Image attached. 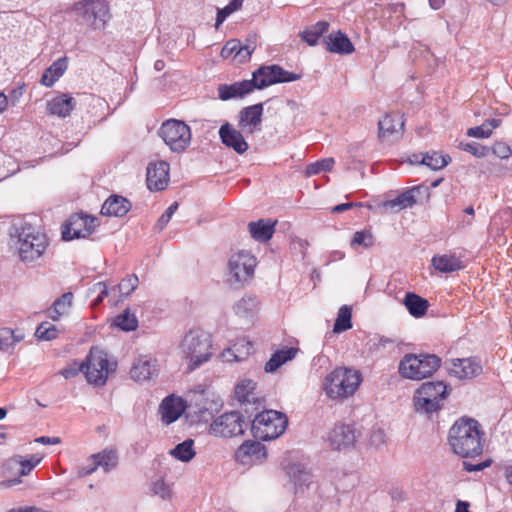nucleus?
Masks as SVG:
<instances>
[{"mask_svg":"<svg viewBox=\"0 0 512 512\" xmlns=\"http://www.w3.org/2000/svg\"><path fill=\"white\" fill-rule=\"evenodd\" d=\"M302 75L285 70L278 64L261 65L252 73L255 89L262 90L274 84L288 83L301 79Z\"/></svg>","mask_w":512,"mask_h":512,"instance_id":"1a4fd4ad","label":"nucleus"},{"mask_svg":"<svg viewBox=\"0 0 512 512\" xmlns=\"http://www.w3.org/2000/svg\"><path fill=\"white\" fill-rule=\"evenodd\" d=\"M97 218L83 213L71 215L62 228V239L70 241L73 239L87 238L97 226Z\"/></svg>","mask_w":512,"mask_h":512,"instance_id":"f8f14e48","label":"nucleus"},{"mask_svg":"<svg viewBox=\"0 0 512 512\" xmlns=\"http://www.w3.org/2000/svg\"><path fill=\"white\" fill-rule=\"evenodd\" d=\"M241 404V411L244 415V418L247 422V428L251 427L252 417L255 418V415L257 413H260L262 410H264V401L262 399L257 400H251V401H245L240 402Z\"/></svg>","mask_w":512,"mask_h":512,"instance_id":"37998d69","label":"nucleus"},{"mask_svg":"<svg viewBox=\"0 0 512 512\" xmlns=\"http://www.w3.org/2000/svg\"><path fill=\"white\" fill-rule=\"evenodd\" d=\"M361 246L363 248H370L374 245V237L368 230L356 231L351 240V246Z\"/></svg>","mask_w":512,"mask_h":512,"instance_id":"603ef678","label":"nucleus"},{"mask_svg":"<svg viewBox=\"0 0 512 512\" xmlns=\"http://www.w3.org/2000/svg\"><path fill=\"white\" fill-rule=\"evenodd\" d=\"M92 292L98 293L97 297L93 300V305L97 306L103 302V300L108 296V288L105 282L95 283L92 288Z\"/></svg>","mask_w":512,"mask_h":512,"instance_id":"13d9d810","label":"nucleus"},{"mask_svg":"<svg viewBox=\"0 0 512 512\" xmlns=\"http://www.w3.org/2000/svg\"><path fill=\"white\" fill-rule=\"evenodd\" d=\"M441 366L436 354L407 353L399 362L398 372L402 378L419 381L431 377Z\"/></svg>","mask_w":512,"mask_h":512,"instance_id":"39448f33","label":"nucleus"},{"mask_svg":"<svg viewBox=\"0 0 512 512\" xmlns=\"http://www.w3.org/2000/svg\"><path fill=\"white\" fill-rule=\"evenodd\" d=\"M262 115L263 105L261 103L247 106L239 112L238 126L243 131H245L246 127H248L247 133L250 134L254 133L255 131H260Z\"/></svg>","mask_w":512,"mask_h":512,"instance_id":"aec40b11","label":"nucleus"},{"mask_svg":"<svg viewBox=\"0 0 512 512\" xmlns=\"http://www.w3.org/2000/svg\"><path fill=\"white\" fill-rule=\"evenodd\" d=\"M185 408L186 403L182 398L174 395L165 397L159 407L162 422L169 425L177 421L184 413Z\"/></svg>","mask_w":512,"mask_h":512,"instance_id":"6ab92c4d","label":"nucleus"},{"mask_svg":"<svg viewBox=\"0 0 512 512\" xmlns=\"http://www.w3.org/2000/svg\"><path fill=\"white\" fill-rule=\"evenodd\" d=\"M153 492L164 500L171 497V489L163 479H159L153 483Z\"/></svg>","mask_w":512,"mask_h":512,"instance_id":"052dcab7","label":"nucleus"},{"mask_svg":"<svg viewBox=\"0 0 512 512\" xmlns=\"http://www.w3.org/2000/svg\"><path fill=\"white\" fill-rule=\"evenodd\" d=\"M138 284L139 279L137 275L131 274L122 279L121 282L113 288V290L117 289L121 295L129 296L138 287Z\"/></svg>","mask_w":512,"mask_h":512,"instance_id":"8fccbe9b","label":"nucleus"},{"mask_svg":"<svg viewBox=\"0 0 512 512\" xmlns=\"http://www.w3.org/2000/svg\"><path fill=\"white\" fill-rule=\"evenodd\" d=\"M239 346L243 347L245 351L243 352V355L234 354V358L236 361L243 360L246 356L250 355L253 352V344L250 341L243 339L241 342L234 345V349L236 351H240Z\"/></svg>","mask_w":512,"mask_h":512,"instance_id":"e2e57ef3","label":"nucleus"},{"mask_svg":"<svg viewBox=\"0 0 512 512\" xmlns=\"http://www.w3.org/2000/svg\"><path fill=\"white\" fill-rule=\"evenodd\" d=\"M59 330L48 321L40 323L35 331V336L40 341H51L58 337Z\"/></svg>","mask_w":512,"mask_h":512,"instance_id":"a18cd8bd","label":"nucleus"},{"mask_svg":"<svg viewBox=\"0 0 512 512\" xmlns=\"http://www.w3.org/2000/svg\"><path fill=\"white\" fill-rule=\"evenodd\" d=\"M255 90V84L250 80L221 84L218 86V97L223 101L233 98H243Z\"/></svg>","mask_w":512,"mask_h":512,"instance_id":"412c9836","label":"nucleus"},{"mask_svg":"<svg viewBox=\"0 0 512 512\" xmlns=\"http://www.w3.org/2000/svg\"><path fill=\"white\" fill-rule=\"evenodd\" d=\"M487 123L480 126L471 127L467 130L466 134L469 137L475 138H489L492 134V129L486 128Z\"/></svg>","mask_w":512,"mask_h":512,"instance_id":"bf43d9fd","label":"nucleus"},{"mask_svg":"<svg viewBox=\"0 0 512 512\" xmlns=\"http://www.w3.org/2000/svg\"><path fill=\"white\" fill-rule=\"evenodd\" d=\"M323 43L326 45V50L331 53L347 55L354 51V46L348 36L341 32H332L323 39Z\"/></svg>","mask_w":512,"mask_h":512,"instance_id":"5701e85b","label":"nucleus"},{"mask_svg":"<svg viewBox=\"0 0 512 512\" xmlns=\"http://www.w3.org/2000/svg\"><path fill=\"white\" fill-rule=\"evenodd\" d=\"M424 156L426 162L425 166L432 170H440L451 162V157L448 154L443 155L437 151L426 152Z\"/></svg>","mask_w":512,"mask_h":512,"instance_id":"c03bdc74","label":"nucleus"},{"mask_svg":"<svg viewBox=\"0 0 512 512\" xmlns=\"http://www.w3.org/2000/svg\"><path fill=\"white\" fill-rule=\"evenodd\" d=\"M333 158H324L306 166L305 173L307 176L320 174L321 172L331 171L334 166Z\"/></svg>","mask_w":512,"mask_h":512,"instance_id":"49530a36","label":"nucleus"},{"mask_svg":"<svg viewBox=\"0 0 512 512\" xmlns=\"http://www.w3.org/2000/svg\"><path fill=\"white\" fill-rule=\"evenodd\" d=\"M159 137L174 153H183L191 143V128L182 120L169 119L161 124Z\"/></svg>","mask_w":512,"mask_h":512,"instance_id":"6e6552de","label":"nucleus"},{"mask_svg":"<svg viewBox=\"0 0 512 512\" xmlns=\"http://www.w3.org/2000/svg\"><path fill=\"white\" fill-rule=\"evenodd\" d=\"M257 300L255 297L248 296L240 299L233 307L235 313L241 317H247L256 308Z\"/></svg>","mask_w":512,"mask_h":512,"instance_id":"de8ad7c7","label":"nucleus"},{"mask_svg":"<svg viewBox=\"0 0 512 512\" xmlns=\"http://www.w3.org/2000/svg\"><path fill=\"white\" fill-rule=\"evenodd\" d=\"M76 106L75 99L69 94L62 93L47 102V112L65 118L71 114Z\"/></svg>","mask_w":512,"mask_h":512,"instance_id":"393cba45","label":"nucleus"},{"mask_svg":"<svg viewBox=\"0 0 512 512\" xmlns=\"http://www.w3.org/2000/svg\"><path fill=\"white\" fill-rule=\"evenodd\" d=\"M83 20L94 29L104 27L109 19V6L106 0H88L75 7Z\"/></svg>","mask_w":512,"mask_h":512,"instance_id":"ddd939ff","label":"nucleus"},{"mask_svg":"<svg viewBox=\"0 0 512 512\" xmlns=\"http://www.w3.org/2000/svg\"><path fill=\"white\" fill-rule=\"evenodd\" d=\"M219 137L226 147L233 149L238 154H244L249 148L242 132L236 130L228 122L220 127Z\"/></svg>","mask_w":512,"mask_h":512,"instance_id":"a211bd4d","label":"nucleus"},{"mask_svg":"<svg viewBox=\"0 0 512 512\" xmlns=\"http://www.w3.org/2000/svg\"><path fill=\"white\" fill-rule=\"evenodd\" d=\"M352 328V309L348 305H343L337 314L333 331L341 333Z\"/></svg>","mask_w":512,"mask_h":512,"instance_id":"a19ab883","label":"nucleus"},{"mask_svg":"<svg viewBox=\"0 0 512 512\" xmlns=\"http://www.w3.org/2000/svg\"><path fill=\"white\" fill-rule=\"evenodd\" d=\"M484 435L477 420L461 417L449 429L448 444L454 454L462 458H475L483 452Z\"/></svg>","mask_w":512,"mask_h":512,"instance_id":"f257e3e1","label":"nucleus"},{"mask_svg":"<svg viewBox=\"0 0 512 512\" xmlns=\"http://www.w3.org/2000/svg\"><path fill=\"white\" fill-rule=\"evenodd\" d=\"M491 463H492L491 459H487V460L479 462L477 464H472V463H470L468 461H463V469L466 472L482 471L485 468L489 467L491 465Z\"/></svg>","mask_w":512,"mask_h":512,"instance_id":"0e129e2a","label":"nucleus"},{"mask_svg":"<svg viewBox=\"0 0 512 512\" xmlns=\"http://www.w3.org/2000/svg\"><path fill=\"white\" fill-rule=\"evenodd\" d=\"M73 300V294L71 292L64 293L61 297L57 298L53 305L54 310L58 313L59 308L63 309L65 313L66 307L71 306Z\"/></svg>","mask_w":512,"mask_h":512,"instance_id":"680f3d73","label":"nucleus"},{"mask_svg":"<svg viewBox=\"0 0 512 512\" xmlns=\"http://www.w3.org/2000/svg\"><path fill=\"white\" fill-rule=\"evenodd\" d=\"M42 460L37 454H32L28 458L16 455L10 458L5 466L7 469L16 470L19 477L28 475Z\"/></svg>","mask_w":512,"mask_h":512,"instance_id":"bb28decb","label":"nucleus"},{"mask_svg":"<svg viewBox=\"0 0 512 512\" xmlns=\"http://www.w3.org/2000/svg\"><path fill=\"white\" fill-rule=\"evenodd\" d=\"M408 312L415 318L423 317L429 308V302L425 298L413 292H407L403 299Z\"/></svg>","mask_w":512,"mask_h":512,"instance_id":"2f4dec72","label":"nucleus"},{"mask_svg":"<svg viewBox=\"0 0 512 512\" xmlns=\"http://www.w3.org/2000/svg\"><path fill=\"white\" fill-rule=\"evenodd\" d=\"M413 403L415 411L426 415L428 418H431L434 413H438L443 407L442 402L423 395L420 396L417 391H415Z\"/></svg>","mask_w":512,"mask_h":512,"instance_id":"72a5a7b5","label":"nucleus"},{"mask_svg":"<svg viewBox=\"0 0 512 512\" xmlns=\"http://www.w3.org/2000/svg\"><path fill=\"white\" fill-rule=\"evenodd\" d=\"M178 209V203L177 202H173L165 211L164 213L160 216V218L158 219L157 221V226L160 230L164 229L166 227V225L169 223V221L171 220L173 214L177 211Z\"/></svg>","mask_w":512,"mask_h":512,"instance_id":"6e6d98bb","label":"nucleus"},{"mask_svg":"<svg viewBox=\"0 0 512 512\" xmlns=\"http://www.w3.org/2000/svg\"><path fill=\"white\" fill-rule=\"evenodd\" d=\"M232 13H233V11L227 5L222 9H218L215 27L218 28L226 20V18Z\"/></svg>","mask_w":512,"mask_h":512,"instance_id":"338daca9","label":"nucleus"},{"mask_svg":"<svg viewBox=\"0 0 512 512\" xmlns=\"http://www.w3.org/2000/svg\"><path fill=\"white\" fill-rule=\"evenodd\" d=\"M247 430V422L239 411L226 412L217 417L209 427L211 435L231 438L243 435Z\"/></svg>","mask_w":512,"mask_h":512,"instance_id":"9d476101","label":"nucleus"},{"mask_svg":"<svg viewBox=\"0 0 512 512\" xmlns=\"http://www.w3.org/2000/svg\"><path fill=\"white\" fill-rule=\"evenodd\" d=\"M256 49V42L250 38L246 39V43L242 44V60L245 61L250 58L251 54Z\"/></svg>","mask_w":512,"mask_h":512,"instance_id":"69168bd1","label":"nucleus"},{"mask_svg":"<svg viewBox=\"0 0 512 512\" xmlns=\"http://www.w3.org/2000/svg\"><path fill=\"white\" fill-rule=\"evenodd\" d=\"M241 49H242V42L238 39H231V40L227 41L225 43V45L223 46V48L221 50V56L223 58L239 57L240 61H243Z\"/></svg>","mask_w":512,"mask_h":512,"instance_id":"3c124183","label":"nucleus"},{"mask_svg":"<svg viewBox=\"0 0 512 512\" xmlns=\"http://www.w3.org/2000/svg\"><path fill=\"white\" fill-rule=\"evenodd\" d=\"M431 263L436 270L442 273H451L463 268L462 261L455 255H435Z\"/></svg>","mask_w":512,"mask_h":512,"instance_id":"c9c22d12","label":"nucleus"},{"mask_svg":"<svg viewBox=\"0 0 512 512\" xmlns=\"http://www.w3.org/2000/svg\"><path fill=\"white\" fill-rule=\"evenodd\" d=\"M93 455L94 458H96V460H99L100 467L105 472H110L111 470L115 469L118 465L119 457L115 449L107 448Z\"/></svg>","mask_w":512,"mask_h":512,"instance_id":"58836bf2","label":"nucleus"},{"mask_svg":"<svg viewBox=\"0 0 512 512\" xmlns=\"http://www.w3.org/2000/svg\"><path fill=\"white\" fill-rule=\"evenodd\" d=\"M288 425L287 416L276 410H262L251 422V433L255 439L273 440L281 436Z\"/></svg>","mask_w":512,"mask_h":512,"instance_id":"423d86ee","label":"nucleus"},{"mask_svg":"<svg viewBox=\"0 0 512 512\" xmlns=\"http://www.w3.org/2000/svg\"><path fill=\"white\" fill-rule=\"evenodd\" d=\"M256 383L251 379L242 380L235 387V395L239 402L251 401L259 399L254 390Z\"/></svg>","mask_w":512,"mask_h":512,"instance_id":"ea45409f","label":"nucleus"},{"mask_svg":"<svg viewBox=\"0 0 512 512\" xmlns=\"http://www.w3.org/2000/svg\"><path fill=\"white\" fill-rule=\"evenodd\" d=\"M329 23L327 21H319L316 24L306 28L301 33V38L308 45L314 46L318 40L328 31Z\"/></svg>","mask_w":512,"mask_h":512,"instance_id":"e433bc0d","label":"nucleus"},{"mask_svg":"<svg viewBox=\"0 0 512 512\" xmlns=\"http://www.w3.org/2000/svg\"><path fill=\"white\" fill-rule=\"evenodd\" d=\"M131 202L117 194L110 195L101 207V214L104 216L123 217L131 209Z\"/></svg>","mask_w":512,"mask_h":512,"instance_id":"b1692460","label":"nucleus"},{"mask_svg":"<svg viewBox=\"0 0 512 512\" xmlns=\"http://www.w3.org/2000/svg\"><path fill=\"white\" fill-rule=\"evenodd\" d=\"M490 151L500 159H507L512 154L511 147L502 141L495 142L492 148H490Z\"/></svg>","mask_w":512,"mask_h":512,"instance_id":"5fc2aeb1","label":"nucleus"},{"mask_svg":"<svg viewBox=\"0 0 512 512\" xmlns=\"http://www.w3.org/2000/svg\"><path fill=\"white\" fill-rule=\"evenodd\" d=\"M237 461L243 465L262 463L267 458V451L259 441H245L235 453Z\"/></svg>","mask_w":512,"mask_h":512,"instance_id":"2eb2a0df","label":"nucleus"},{"mask_svg":"<svg viewBox=\"0 0 512 512\" xmlns=\"http://www.w3.org/2000/svg\"><path fill=\"white\" fill-rule=\"evenodd\" d=\"M298 352L297 348L287 347L285 349L277 350L272 354L270 359L265 364V371L267 373H273L277 371L287 361L292 360Z\"/></svg>","mask_w":512,"mask_h":512,"instance_id":"f704fd0d","label":"nucleus"},{"mask_svg":"<svg viewBox=\"0 0 512 512\" xmlns=\"http://www.w3.org/2000/svg\"><path fill=\"white\" fill-rule=\"evenodd\" d=\"M285 471L294 485L299 488L308 487L312 482V474L300 463L289 464Z\"/></svg>","mask_w":512,"mask_h":512,"instance_id":"473e14b6","label":"nucleus"},{"mask_svg":"<svg viewBox=\"0 0 512 512\" xmlns=\"http://www.w3.org/2000/svg\"><path fill=\"white\" fill-rule=\"evenodd\" d=\"M82 362L86 380L95 386H103L109 372L116 369V363H110L107 353L98 347H92Z\"/></svg>","mask_w":512,"mask_h":512,"instance_id":"0eeeda50","label":"nucleus"},{"mask_svg":"<svg viewBox=\"0 0 512 512\" xmlns=\"http://www.w3.org/2000/svg\"><path fill=\"white\" fill-rule=\"evenodd\" d=\"M170 455L181 462L191 461L196 455L194 440L188 438L177 444L172 450H170Z\"/></svg>","mask_w":512,"mask_h":512,"instance_id":"4c0bfd02","label":"nucleus"},{"mask_svg":"<svg viewBox=\"0 0 512 512\" xmlns=\"http://www.w3.org/2000/svg\"><path fill=\"white\" fill-rule=\"evenodd\" d=\"M404 120L403 116L399 113L386 114L378 122L379 138L384 141L387 137L394 133H399L403 130Z\"/></svg>","mask_w":512,"mask_h":512,"instance_id":"a878e982","label":"nucleus"},{"mask_svg":"<svg viewBox=\"0 0 512 512\" xmlns=\"http://www.w3.org/2000/svg\"><path fill=\"white\" fill-rule=\"evenodd\" d=\"M25 90V84L22 83L16 88H13L9 94V99L14 103L19 100V98L23 95Z\"/></svg>","mask_w":512,"mask_h":512,"instance_id":"774afa93","label":"nucleus"},{"mask_svg":"<svg viewBox=\"0 0 512 512\" xmlns=\"http://www.w3.org/2000/svg\"><path fill=\"white\" fill-rule=\"evenodd\" d=\"M416 391L420 396L423 395L442 403L449 395L448 386L443 381L425 382Z\"/></svg>","mask_w":512,"mask_h":512,"instance_id":"7c9ffc66","label":"nucleus"},{"mask_svg":"<svg viewBox=\"0 0 512 512\" xmlns=\"http://www.w3.org/2000/svg\"><path fill=\"white\" fill-rule=\"evenodd\" d=\"M361 381V374L358 371L338 367L325 377L322 389L331 400L344 399L355 393Z\"/></svg>","mask_w":512,"mask_h":512,"instance_id":"7ed1b4c3","label":"nucleus"},{"mask_svg":"<svg viewBox=\"0 0 512 512\" xmlns=\"http://www.w3.org/2000/svg\"><path fill=\"white\" fill-rule=\"evenodd\" d=\"M422 190V186H414L406 189L394 199L384 201L383 207L395 210L396 212L406 208H411L417 203V198L421 194Z\"/></svg>","mask_w":512,"mask_h":512,"instance_id":"4be33fe9","label":"nucleus"},{"mask_svg":"<svg viewBox=\"0 0 512 512\" xmlns=\"http://www.w3.org/2000/svg\"><path fill=\"white\" fill-rule=\"evenodd\" d=\"M450 375L459 379H472L482 373V365L478 358L451 359L445 362Z\"/></svg>","mask_w":512,"mask_h":512,"instance_id":"4468645a","label":"nucleus"},{"mask_svg":"<svg viewBox=\"0 0 512 512\" xmlns=\"http://www.w3.org/2000/svg\"><path fill=\"white\" fill-rule=\"evenodd\" d=\"M157 368L155 362L139 357L136 359L131 367L130 376L137 382L150 380L153 376L157 375Z\"/></svg>","mask_w":512,"mask_h":512,"instance_id":"cd10ccee","label":"nucleus"},{"mask_svg":"<svg viewBox=\"0 0 512 512\" xmlns=\"http://www.w3.org/2000/svg\"><path fill=\"white\" fill-rule=\"evenodd\" d=\"M357 435L353 426L339 423L330 431L328 440L334 450L350 448L356 442Z\"/></svg>","mask_w":512,"mask_h":512,"instance_id":"dca6fc26","label":"nucleus"},{"mask_svg":"<svg viewBox=\"0 0 512 512\" xmlns=\"http://www.w3.org/2000/svg\"><path fill=\"white\" fill-rule=\"evenodd\" d=\"M147 187L151 191L164 190L169 182V164L166 161L150 163L147 167Z\"/></svg>","mask_w":512,"mask_h":512,"instance_id":"f3484780","label":"nucleus"},{"mask_svg":"<svg viewBox=\"0 0 512 512\" xmlns=\"http://www.w3.org/2000/svg\"><path fill=\"white\" fill-rule=\"evenodd\" d=\"M276 221L270 219H259L252 221L248 224V229L251 237L260 242L264 243L270 240L275 232Z\"/></svg>","mask_w":512,"mask_h":512,"instance_id":"c85d7f7f","label":"nucleus"},{"mask_svg":"<svg viewBox=\"0 0 512 512\" xmlns=\"http://www.w3.org/2000/svg\"><path fill=\"white\" fill-rule=\"evenodd\" d=\"M80 372H82L84 374L83 362H78V361L74 360L71 364L64 367L60 371V374L65 379H71V378H74L75 376H77Z\"/></svg>","mask_w":512,"mask_h":512,"instance_id":"864d4df0","label":"nucleus"},{"mask_svg":"<svg viewBox=\"0 0 512 512\" xmlns=\"http://www.w3.org/2000/svg\"><path fill=\"white\" fill-rule=\"evenodd\" d=\"M458 148L477 158L486 157L490 153V147L481 145L477 142H460Z\"/></svg>","mask_w":512,"mask_h":512,"instance_id":"09e8293b","label":"nucleus"},{"mask_svg":"<svg viewBox=\"0 0 512 512\" xmlns=\"http://www.w3.org/2000/svg\"><path fill=\"white\" fill-rule=\"evenodd\" d=\"M67 68L68 58L66 56L57 59L43 72L40 83L46 87H52Z\"/></svg>","mask_w":512,"mask_h":512,"instance_id":"c756f323","label":"nucleus"},{"mask_svg":"<svg viewBox=\"0 0 512 512\" xmlns=\"http://www.w3.org/2000/svg\"><path fill=\"white\" fill-rule=\"evenodd\" d=\"M100 467L99 460H96L94 458V455H91L88 459L86 464L81 465L79 467L78 473L80 476H88L96 471L97 468Z\"/></svg>","mask_w":512,"mask_h":512,"instance_id":"4d7b16f0","label":"nucleus"},{"mask_svg":"<svg viewBox=\"0 0 512 512\" xmlns=\"http://www.w3.org/2000/svg\"><path fill=\"white\" fill-rule=\"evenodd\" d=\"M257 265V258L245 250L233 254L228 262L229 281L231 283L244 285L254 275Z\"/></svg>","mask_w":512,"mask_h":512,"instance_id":"9b49d317","label":"nucleus"},{"mask_svg":"<svg viewBox=\"0 0 512 512\" xmlns=\"http://www.w3.org/2000/svg\"><path fill=\"white\" fill-rule=\"evenodd\" d=\"M211 348L210 335L200 328L190 329L180 344L183 355L189 360L188 369L190 371L197 369L211 358Z\"/></svg>","mask_w":512,"mask_h":512,"instance_id":"f03ea898","label":"nucleus"},{"mask_svg":"<svg viewBox=\"0 0 512 512\" xmlns=\"http://www.w3.org/2000/svg\"><path fill=\"white\" fill-rule=\"evenodd\" d=\"M113 323L116 327L126 332L134 331L138 327L137 317L134 313H131L129 309L117 315Z\"/></svg>","mask_w":512,"mask_h":512,"instance_id":"79ce46f5","label":"nucleus"},{"mask_svg":"<svg viewBox=\"0 0 512 512\" xmlns=\"http://www.w3.org/2000/svg\"><path fill=\"white\" fill-rule=\"evenodd\" d=\"M18 238V253L25 263H31L42 256L48 246L47 236L32 224L23 222L15 227Z\"/></svg>","mask_w":512,"mask_h":512,"instance_id":"20e7f679","label":"nucleus"}]
</instances>
